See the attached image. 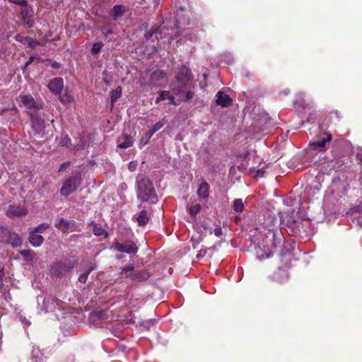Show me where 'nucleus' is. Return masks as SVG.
I'll return each mask as SVG.
<instances>
[{"mask_svg": "<svg viewBox=\"0 0 362 362\" xmlns=\"http://www.w3.org/2000/svg\"><path fill=\"white\" fill-rule=\"evenodd\" d=\"M94 266L92 264H90L86 267L85 272L82 273L78 277V281L83 284H85L87 281L88 276L90 272L94 269Z\"/></svg>", "mask_w": 362, "mask_h": 362, "instance_id": "c756f323", "label": "nucleus"}, {"mask_svg": "<svg viewBox=\"0 0 362 362\" xmlns=\"http://www.w3.org/2000/svg\"><path fill=\"white\" fill-rule=\"evenodd\" d=\"M281 240L282 235L281 234H277L274 231L269 230L265 234V238L263 240V241L266 243L264 247H267L268 250L270 252H272L273 250H276L277 247L281 243Z\"/></svg>", "mask_w": 362, "mask_h": 362, "instance_id": "1a4fd4ad", "label": "nucleus"}, {"mask_svg": "<svg viewBox=\"0 0 362 362\" xmlns=\"http://www.w3.org/2000/svg\"><path fill=\"white\" fill-rule=\"evenodd\" d=\"M150 277V273L148 270L143 269L133 272L132 280L134 281H144Z\"/></svg>", "mask_w": 362, "mask_h": 362, "instance_id": "4be33fe9", "label": "nucleus"}, {"mask_svg": "<svg viewBox=\"0 0 362 362\" xmlns=\"http://www.w3.org/2000/svg\"><path fill=\"white\" fill-rule=\"evenodd\" d=\"M101 32H102V33L103 34L104 37H105V39H107V38H108V36H109L110 35H112V33H113V32H112V29H108V30H107V29H105V28H102V29H101Z\"/></svg>", "mask_w": 362, "mask_h": 362, "instance_id": "8fccbe9b", "label": "nucleus"}, {"mask_svg": "<svg viewBox=\"0 0 362 362\" xmlns=\"http://www.w3.org/2000/svg\"><path fill=\"white\" fill-rule=\"evenodd\" d=\"M9 1L16 5L23 6L24 7L28 6L26 0H9Z\"/></svg>", "mask_w": 362, "mask_h": 362, "instance_id": "a18cd8bd", "label": "nucleus"}, {"mask_svg": "<svg viewBox=\"0 0 362 362\" xmlns=\"http://www.w3.org/2000/svg\"><path fill=\"white\" fill-rule=\"evenodd\" d=\"M109 98L110 102L111 110L113 108V89L109 92Z\"/></svg>", "mask_w": 362, "mask_h": 362, "instance_id": "13d9d810", "label": "nucleus"}, {"mask_svg": "<svg viewBox=\"0 0 362 362\" xmlns=\"http://www.w3.org/2000/svg\"><path fill=\"white\" fill-rule=\"evenodd\" d=\"M49 224L47 223H42L38 225L36 227H34L33 228H31L32 230L37 233H42L45 230H46L47 228H49Z\"/></svg>", "mask_w": 362, "mask_h": 362, "instance_id": "c9c22d12", "label": "nucleus"}, {"mask_svg": "<svg viewBox=\"0 0 362 362\" xmlns=\"http://www.w3.org/2000/svg\"><path fill=\"white\" fill-rule=\"evenodd\" d=\"M171 91L168 90H162L159 93L158 96L156 98L155 103L156 104L159 103L161 100H164L168 99L169 95H170Z\"/></svg>", "mask_w": 362, "mask_h": 362, "instance_id": "f704fd0d", "label": "nucleus"}, {"mask_svg": "<svg viewBox=\"0 0 362 362\" xmlns=\"http://www.w3.org/2000/svg\"><path fill=\"white\" fill-rule=\"evenodd\" d=\"M209 185L207 182L201 183L197 190V194L202 199L206 200L209 197Z\"/></svg>", "mask_w": 362, "mask_h": 362, "instance_id": "a878e982", "label": "nucleus"}, {"mask_svg": "<svg viewBox=\"0 0 362 362\" xmlns=\"http://www.w3.org/2000/svg\"><path fill=\"white\" fill-rule=\"evenodd\" d=\"M134 218L137 221L139 226H146L149 221V217L147 216V211L146 209L141 210L139 215L134 216Z\"/></svg>", "mask_w": 362, "mask_h": 362, "instance_id": "393cba45", "label": "nucleus"}, {"mask_svg": "<svg viewBox=\"0 0 362 362\" xmlns=\"http://www.w3.org/2000/svg\"><path fill=\"white\" fill-rule=\"evenodd\" d=\"M33 14V10L30 6L23 7L21 11V16L23 19V23L29 28H33L35 25Z\"/></svg>", "mask_w": 362, "mask_h": 362, "instance_id": "4468645a", "label": "nucleus"}, {"mask_svg": "<svg viewBox=\"0 0 362 362\" xmlns=\"http://www.w3.org/2000/svg\"><path fill=\"white\" fill-rule=\"evenodd\" d=\"M21 102L30 111L41 110L42 109V103L36 101L31 95H21Z\"/></svg>", "mask_w": 362, "mask_h": 362, "instance_id": "ddd939ff", "label": "nucleus"}, {"mask_svg": "<svg viewBox=\"0 0 362 362\" xmlns=\"http://www.w3.org/2000/svg\"><path fill=\"white\" fill-rule=\"evenodd\" d=\"M189 214L192 216H196L201 210V206L199 204L192 205L189 209Z\"/></svg>", "mask_w": 362, "mask_h": 362, "instance_id": "e433bc0d", "label": "nucleus"}, {"mask_svg": "<svg viewBox=\"0 0 362 362\" xmlns=\"http://www.w3.org/2000/svg\"><path fill=\"white\" fill-rule=\"evenodd\" d=\"M174 95H173V93H172V94H170V95H169V97H168V100H169V104H170V105H177V102L175 101V98H174Z\"/></svg>", "mask_w": 362, "mask_h": 362, "instance_id": "6e6d98bb", "label": "nucleus"}, {"mask_svg": "<svg viewBox=\"0 0 362 362\" xmlns=\"http://www.w3.org/2000/svg\"><path fill=\"white\" fill-rule=\"evenodd\" d=\"M168 82L166 73L160 69H157L152 72L148 81L144 78L140 79V83L142 86L153 87H164Z\"/></svg>", "mask_w": 362, "mask_h": 362, "instance_id": "39448f33", "label": "nucleus"}, {"mask_svg": "<svg viewBox=\"0 0 362 362\" xmlns=\"http://www.w3.org/2000/svg\"><path fill=\"white\" fill-rule=\"evenodd\" d=\"M103 75H104V81H105V83L108 85V86H110L112 83V77L111 75H110L109 74L107 73V71H104L103 73Z\"/></svg>", "mask_w": 362, "mask_h": 362, "instance_id": "37998d69", "label": "nucleus"}, {"mask_svg": "<svg viewBox=\"0 0 362 362\" xmlns=\"http://www.w3.org/2000/svg\"><path fill=\"white\" fill-rule=\"evenodd\" d=\"M139 251V247L132 239L115 240V257L121 262L127 260V256L131 257Z\"/></svg>", "mask_w": 362, "mask_h": 362, "instance_id": "f03ea898", "label": "nucleus"}, {"mask_svg": "<svg viewBox=\"0 0 362 362\" xmlns=\"http://www.w3.org/2000/svg\"><path fill=\"white\" fill-rule=\"evenodd\" d=\"M82 181L81 172L74 170L69 176H66L63 182L62 187L60 189V194L63 197H67L81 185Z\"/></svg>", "mask_w": 362, "mask_h": 362, "instance_id": "20e7f679", "label": "nucleus"}, {"mask_svg": "<svg viewBox=\"0 0 362 362\" xmlns=\"http://www.w3.org/2000/svg\"><path fill=\"white\" fill-rule=\"evenodd\" d=\"M47 61L50 62V65H51L52 68H53L54 69H57L61 67L60 63H59L57 62L52 61V59H47Z\"/></svg>", "mask_w": 362, "mask_h": 362, "instance_id": "3c124183", "label": "nucleus"}, {"mask_svg": "<svg viewBox=\"0 0 362 362\" xmlns=\"http://www.w3.org/2000/svg\"><path fill=\"white\" fill-rule=\"evenodd\" d=\"M326 137L322 138L320 141L310 144V146L314 148V150L318 148L320 151H322L325 148V144L332 140V136L331 134H326Z\"/></svg>", "mask_w": 362, "mask_h": 362, "instance_id": "b1692460", "label": "nucleus"}, {"mask_svg": "<svg viewBox=\"0 0 362 362\" xmlns=\"http://www.w3.org/2000/svg\"><path fill=\"white\" fill-rule=\"evenodd\" d=\"M124 141L121 142L119 139L117 141V147L119 148H127L133 144L132 137L131 136L125 135L124 137Z\"/></svg>", "mask_w": 362, "mask_h": 362, "instance_id": "7c9ffc66", "label": "nucleus"}, {"mask_svg": "<svg viewBox=\"0 0 362 362\" xmlns=\"http://www.w3.org/2000/svg\"><path fill=\"white\" fill-rule=\"evenodd\" d=\"M27 213V209L20 205H10L6 210V215L11 218L23 216Z\"/></svg>", "mask_w": 362, "mask_h": 362, "instance_id": "dca6fc26", "label": "nucleus"}, {"mask_svg": "<svg viewBox=\"0 0 362 362\" xmlns=\"http://www.w3.org/2000/svg\"><path fill=\"white\" fill-rule=\"evenodd\" d=\"M105 315H106V312L105 310H101L98 313V318H100L101 320H104Z\"/></svg>", "mask_w": 362, "mask_h": 362, "instance_id": "052dcab7", "label": "nucleus"}, {"mask_svg": "<svg viewBox=\"0 0 362 362\" xmlns=\"http://www.w3.org/2000/svg\"><path fill=\"white\" fill-rule=\"evenodd\" d=\"M59 304V300L52 296H47L43 300V307L46 312L54 310Z\"/></svg>", "mask_w": 362, "mask_h": 362, "instance_id": "aec40b11", "label": "nucleus"}, {"mask_svg": "<svg viewBox=\"0 0 362 362\" xmlns=\"http://www.w3.org/2000/svg\"><path fill=\"white\" fill-rule=\"evenodd\" d=\"M134 267L132 264H127L124 267L121 268L120 272L118 273V276L121 279L129 278L132 280Z\"/></svg>", "mask_w": 362, "mask_h": 362, "instance_id": "5701e85b", "label": "nucleus"}, {"mask_svg": "<svg viewBox=\"0 0 362 362\" xmlns=\"http://www.w3.org/2000/svg\"><path fill=\"white\" fill-rule=\"evenodd\" d=\"M54 226L64 233H68L74 230L73 228L75 226V223L73 221H71L62 217H59L54 223Z\"/></svg>", "mask_w": 362, "mask_h": 362, "instance_id": "2eb2a0df", "label": "nucleus"}, {"mask_svg": "<svg viewBox=\"0 0 362 362\" xmlns=\"http://www.w3.org/2000/svg\"><path fill=\"white\" fill-rule=\"evenodd\" d=\"M20 254L27 262H33L36 259V255L35 252L31 250H21L20 251Z\"/></svg>", "mask_w": 362, "mask_h": 362, "instance_id": "c85d7f7f", "label": "nucleus"}, {"mask_svg": "<svg viewBox=\"0 0 362 362\" xmlns=\"http://www.w3.org/2000/svg\"><path fill=\"white\" fill-rule=\"evenodd\" d=\"M29 241L33 246L39 247L42 244L44 238L30 228L29 231Z\"/></svg>", "mask_w": 362, "mask_h": 362, "instance_id": "412c9836", "label": "nucleus"}, {"mask_svg": "<svg viewBox=\"0 0 362 362\" xmlns=\"http://www.w3.org/2000/svg\"><path fill=\"white\" fill-rule=\"evenodd\" d=\"M137 197L142 202L151 204L157 202L158 197L153 183L148 178L142 177L137 179Z\"/></svg>", "mask_w": 362, "mask_h": 362, "instance_id": "7ed1b4c3", "label": "nucleus"}, {"mask_svg": "<svg viewBox=\"0 0 362 362\" xmlns=\"http://www.w3.org/2000/svg\"><path fill=\"white\" fill-rule=\"evenodd\" d=\"M240 219V218L238 216H235V222H238V221H239Z\"/></svg>", "mask_w": 362, "mask_h": 362, "instance_id": "338daca9", "label": "nucleus"}, {"mask_svg": "<svg viewBox=\"0 0 362 362\" xmlns=\"http://www.w3.org/2000/svg\"><path fill=\"white\" fill-rule=\"evenodd\" d=\"M25 44H28L29 45V47H35L37 45H39V43L37 41H35L33 39H32V42L27 41V42Z\"/></svg>", "mask_w": 362, "mask_h": 362, "instance_id": "bf43d9fd", "label": "nucleus"}, {"mask_svg": "<svg viewBox=\"0 0 362 362\" xmlns=\"http://www.w3.org/2000/svg\"><path fill=\"white\" fill-rule=\"evenodd\" d=\"M70 161L63 163L62 164H61L59 168V172H64L67 168L70 166Z\"/></svg>", "mask_w": 362, "mask_h": 362, "instance_id": "09e8293b", "label": "nucleus"}, {"mask_svg": "<svg viewBox=\"0 0 362 362\" xmlns=\"http://www.w3.org/2000/svg\"><path fill=\"white\" fill-rule=\"evenodd\" d=\"M298 214V212L292 211L290 213H287L286 216L281 219L282 223L284 224L288 228H289L291 232L293 233L300 232L302 221L307 219L306 218H301L300 220H299Z\"/></svg>", "mask_w": 362, "mask_h": 362, "instance_id": "6e6552de", "label": "nucleus"}, {"mask_svg": "<svg viewBox=\"0 0 362 362\" xmlns=\"http://www.w3.org/2000/svg\"><path fill=\"white\" fill-rule=\"evenodd\" d=\"M28 114L33 131L37 134L42 133L46 128L45 114L40 110H36L35 111H29Z\"/></svg>", "mask_w": 362, "mask_h": 362, "instance_id": "0eeeda50", "label": "nucleus"}, {"mask_svg": "<svg viewBox=\"0 0 362 362\" xmlns=\"http://www.w3.org/2000/svg\"><path fill=\"white\" fill-rule=\"evenodd\" d=\"M271 280L279 286H284L289 280L288 272L283 268H278L270 277Z\"/></svg>", "mask_w": 362, "mask_h": 362, "instance_id": "9b49d317", "label": "nucleus"}, {"mask_svg": "<svg viewBox=\"0 0 362 362\" xmlns=\"http://www.w3.org/2000/svg\"><path fill=\"white\" fill-rule=\"evenodd\" d=\"M155 133L156 132L152 128L149 129L146 134L148 139H150Z\"/></svg>", "mask_w": 362, "mask_h": 362, "instance_id": "680f3d73", "label": "nucleus"}, {"mask_svg": "<svg viewBox=\"0 0 362 362\" xmlns=\"http://www.w3.org/2000/svg\"><path fill=\"white\" fill-rule=\"evenodd\" d=\"M93 233L97 236H100L105 234V230L97 224L93 225Z\"/></svg>", "mask_w": 362, "mask_h": 362, "instance_id": "a19ab883", "label": "nucleus"}, {"mask_svg": "<svg viewBox=\"0 0 362 362\" xmlns=\"http://www.w3.org/2000/svg\"><path fill=\"white\" fill-rule=\"evenodd\" d=\"M151 49V52L156 51V46L153 45Z\"/></svg>", "mask_w": 362, "mask_h": 362, "instance_id": "774afa93", "label": "nucleus"}, {"mask_svg": "<svg viewBox=\"0 0 362 362\" xmlns=\"http://www.w3.org/2000/svg\"><path fill=\"white\" fill-rule=\"evenodd\" d=\"M159 30H160V26H158V25L152 26L150 30L148 31L147 33H146V34L144 35L145 42H147L148 40L151 39L153 36H155L156 39H158L157 35L160 34V33L159 32Z\"/></svg>", "mask_w": 362, "mask_h": 362, "instance_id": "cd10ccee", "label": "nucleus"}, {"mask_svg": "<svg viewBox=\"0 0 362 362\" xmlns=\"http://www.w3.org/2000/svg\"><path fill=\"white\" fill-rule=\"evenodd\" d=\"M342 165L343 163H339V161L338 160L334 161V160H332L329 166H330L335 171H337Z\"/></svg>", "mask_w": 362, "mask_h": 362, "instance_id": "79ce46f5", "label": "nucleus"}, {"mask_svg": "<svg viewBox=\"0 0 362 362\" xmlns=\"http://www.w3.org/2000/svg\"><path fill=\"white\" fill-rule=\"evenodd\" d=\"M128 11V8L124 5L115 6V20L123 16Z\"/></svg>", "mask_w": 362, "mask_h": 362, "instance_id": "2f4dec72", "label": "nucleus"}, {"mask_svg": "<svg viewBox=\"0 0 362 362\" xmlns=\"http://www.w3.org/2000/svg\"><path fill=\"white\" fill-rule=\"evenodd\" d=\"M194 94L192 91H187L185 93V99L183 100L184 101H187V100H191L192 98H193Z\"/></svg>", "mask_w": 362, "mask_h": 362, "instance_id": "603ef678", "label": "nucleus"}, {"mask_svg": "<svg viewBox=\"0 0 362 362\" xmlns=\"http://www.w3.org/2000/svg\"><path fill=\"white\" fill-rule=\"evenodd\" d=\"M71 139L68 136H65L61 141L62 146H69V144H70Z\"/></svg>", "mask_w": 362, "mask_h": 362, "instance_id": "5fc2aeb1", "label": "nucleus"}, {"mask_svg": "<svg viewBox=\"0 0 362 362\" xmlns=\"http://www.w3.org/2000/svg\"><path fill=\"white\" fill-rule=\"evenodd\" d=\"M48 88L52 93L60 95L64 87V81L62 78H54L48 83Z\"/></svg>", "mask_w": 362, "mask_h": 362, "instance_id": "a211bd4d", "label": "nucleus"}, {"mask_svg": "<svg viewBox=\"0 0 362 362\" xmlns=\"http://www.w3.org/2000/svg\"><path fill=\"white\" fill-rule=\"evenodd\" d=\"M176 78L189 83L191 81V71L188 68L182 67L180 69Z\"/></svg>", "mask_w": 362, "mask_h": 362, "instance_id": "bb28decb", "label": "nucleus"}, {"mask_svg": "<svg viewBox=\"0 0 362 362\" xmlns=\"http://www.w3.org/2000/svg\"><path fill=\"white\" fill-rule=\"evenodd\" d=\"M134 238V233L131 228L124 224L117 225V238H115V240H119L124 238V240L132 239Z\"/></svg>", "mask_w": 362, "mask_h": 362, "instance_id": "f3484780", "label": "nucleus"}, {"mask_svg": "<svg viewBox=\"0 0 362 362\" xmlns=\"http://www.w3.org/2000/svg\"><path fill=\"white\" fill-rule=\"evenodd\" d=\"M115 345H116L118 351L124 353L127 349V341L124 339H119L118 342L115 340Z\"/></svg>", "mask_w": 362, "mask_h": 362, "instance_id": "72a5a7b5", "label": "nucleus"}, {"mask_svg": "<svg viewBox=\"0 0 362 362\" xmlns=\"http://www.w3.org/2000/svg\"><path fill=\"white\" fill-rule=\"evenodd\" d=\"M0 243L11 244L13 248H16L23 245V240L16 233L11 232L6 227L0 226Z\"/></svg>", "mask_w": 362, "mask_h": 362, "instance_id": "423d86ee", "label": "nucleus"}, {"mask_svg": "<svg viewBox=\"0 0 362 362\" xmlns=\"http://www.w3.org/2000/svg\"><path fill=\"white\" fill-rule=\"evenodd\" d=\"M78 264V260L71 257L64 260L57 261L50 265V274L52 278L61 279L62 278H70L71 272Z\"/></svg>", "mask_w": 362, "mask_h": 362, "instance_id": "f257e3e1", "label": "nucleus"}, {"mask_svg": "<svg viewBox=\"0 0 362 362\" xmlns=\"http://www.w3.org/2000/svg\"><path fill=\"white\" fill-rule=\"evenodd\" d=\"M15 39H16V41L22 42V43H24V44H25L27 42V41L32 42V38L31 37L23 36V35H21L20 34L16 35L15 36Z\"/></svg>", "mask_w": 362, "mask_h": 362, "instance_id": "ea45409f", "label": "nucleus"}, {"mask_svg": "<svg viewBox=\"0 0 362 362\" xmlns=\"http://www.w3.org/2000/svg\"><path fill=\"white\" fill-rule=\"evenodd\" d=\"M165 124V122H156L152 127V129L156 132L157 131L160 130Z\"/></svg>", "mask_w": 362, "mask_h": 362, "instance_id": "49530a36", "label": "nucleus"}, {"mask_svg": "<svg viewBox=\"0 0 362 362\" xmlns=\"http://www.w3.org/2000/svg\"><path fill=\"white\" fill-rule=\"evenodd\" d=\"M214 233L216 236L220 237L222 235V229L220 227L216 228L214 230Z\"/></svg>", "mask_w": 362, "mask_h": 362, "instance_id": "4d7b16f0", "label": "nucleus"}, {"mask_svg": "<svg viewBox=\"0 0 362 362\" xmlns=\"http://www.w3.org/2000/svg\"><path fill=\"white\" fill-rule=\"evenodd\" d=\"M38 352H39V350H33V352H32V357H31V360L33 362H37L38 361V359H39V357H38Z\"/></svg>", "mask_w": 362, "mask_h": 362, "instance_id": "de8ad7c7", "label": "nucleus"}, {"mask_svg": "<svg viewBox=\"0 0 362 362\" xmlns=\"http://www.w3.org/2000/svg\"><path fill=\"white\" fill-rule=\"evenodd\" d=\"M59 100L64 105L69 104L72 101L71 97L69 95L66 93L64 94H60Z\"/></svg>", "mask_w": 362, "mask_h": 362, "instance_id": "58836bf2", "label": "nucleus"}, {"mask_svg": "<svg viewBox=\"0 0 362 362\" xmlns=\"http://www.w3.org/2000/svg\"><path fill=\"white\" fill-rule=\"evenodd\" d=\"M122 94V88L120 86L117 87L115 89V101L117 100V98H119Z\"/></svg>", "mask_w": 362, "mask_h": 362, "instance_id": "864d4df0", "label": "nucleus"}, {"mask_svg": "<svg viewBox=\"0 0 362 362\" xmlns=\"http://www.w3.org/2000/svg\"><path fill=\"white\" fill-rule=\"evenodd\" d=\"M232 101V98L223 91L219 90L216 95V103L219 106L229 107Z\"/></svg>", "mask_w": 362, "mask_h": 362, "instance_id": "6ab92c4d", "label": "nucleus"}, {"mask_svg": "<svg viewBox=\"0 0 362 362\" xmlns=\"http://www.w3.org/2000/svg\"><path fill=\"white\" fill-rule=\"evenodd\" d=\"M264 170L262 169H259L256 172V177H262L264 176Z\"/></svg>", "mask_w": 362, "mask_h": 362, "instance_id": "e2e57ef3", "label": "nucleus"}, {"mask_svg": "<svg viewBox=\"0 0 362 362\" xmlns=\"http://www.w3.org/2000/svg\"><path fill=\"white\" fill-rule=\"evenodd\" d=\"M233 209L235 212L240 213L244 210L245 206L241 199H235L233 201Z\"/></svg>", "mask_w": 362, "mask_h": 362, "instance_id": "473e14b6", "label": "nucleus"}, {"mask_svg": "<svg viewBox=\"0 0 362 362\" xmlns=\"http://www.w3.org/2000/svg\"><path fill=\"white\" fill-rule=\"evenodd\" d=\"M34 59L35 57L31 56L30 57V58L28 59V60L26 62V63L25 64V66H29L33 61H34Z\"/></svg>", "mask_w": 362, "mask_h": 362, "instance_id": "0e129e2a", "label": "nucleus"}, {"mask_svg": "<svg viewBox=\"0 0 362 362\" xmlns=\"http://www.w3.org/2000/svg\"><path fill=\"white\" fill-rule=\"evenodd\" d=\"M103 47V44L100 42L94 43L91 49V53L93 54H98L101 51Z\"/></svg>", "mask_w": 362, "mask_h": 362, "instance_id": "4c0bfd02", "label": "nucleus"}, {"mask_svg": "<svg viewBox=\"0 0 362 362\" xmlns=\"http://www.w3.org/2000/svg\"><path fill=\"white\" fill-rule=\"evenodd\" d=\"M190 13L184 8H180L175 15V26L177 29H184L190 25Z\"/></svg>", "mask_w": 362, "mask_h": 362, "instance_id": "9d476101", "label": "nucleus"}, {"mask_svg": "<svg viewBox=\"0 0 362 362\" xmlns=\"http://www.w3.org/2000/svg\"><path fill=\"white\" fill-rule=\"evenodd\" d=\"M189 85V82L185 81L175 77L170 86L171 93L175 95H182L188 88Z\"/></svg>", "mask_w": 362, "mask_h": 362, "instance_id": "f8f14e48", "label": "nucleus"}, {"mask_svg": "<svg viewBox=\"0 0 362 362\" xmlns=\"http://www.w3.org/2000/svg\"><path fill=\"white\" fill-rule=\"evenodd\" d=\"M208 250H209V248L202 249L198 251L197 254V258L199 259L203 258L206 255Z\"/></svg>", "mask_w": 362, "mask_h": 362, "instance_id": "c03bdc74", "label": "nucleus"}, {"mask_svg": "<svg viewBox=\"0 0 362 362\" xmlns=\"http://www.w3.org/2000/svg\"><path fill=\"white\" fill-rule=\"evenodd\" d=\"M200 242L198 241V242H196L194 243H192V246H193V248H196L197 245Z\"/></svg>", "mask_w": 362, "mask_h": 362, "instance_id": "69168bd1", "label": "nucleus"}]
</instances>
